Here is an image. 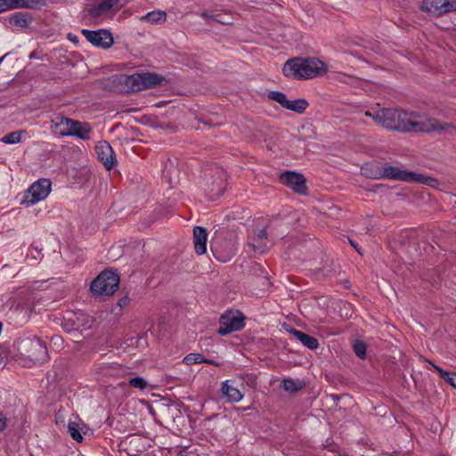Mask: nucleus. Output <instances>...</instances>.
Returning a JSON list of instances; mask_svg holds the SVG:
<instances>
[{
	"instance_id": "obj_20",
	"label": "nucleus",
	"mask_w": 456,
	"mask_h": 456,
	"mask_svg": "<svg viewBox=\"0 0 456 456\" xmlns=\"http://www.w3.org/2000/svg\"><path fill=\"white\" fill-rule=\"evenodd\" d=\"M32 22V15L28 12H16L9 17V23L12 26L25 28Z\"/></svg>"
},
{
	"instance_id": "obj_2",
	"label": "nucleus",
	"mask_w": 456,
	"mask_h": 456,
	"mask_svg": "<svg viewBox=\"0 0 456 456\" xmlns=\"http://www.w3.org/2000/svg\"><path fill=\"white\" fill-rule=\"evenodd\" d=\"M328 66L316 57H293L286 61L282 74L289 79L306 80L323 76Z\"/></svg>"
},
{
	"instance_id": "obj_6",
	"label": "nucleus",
	"mask_w": 456,
	"mask_h": 456,
	"mask_svg": "<svg viewBox=\"0 0 456 456\" xmlns=\"http://www.w3.org/2000/svg\"><path fill=\"white\" fill-rule=\"evenodd\" d=\"M118 285V274L111 270H105L92 281L90 289L94 295L103 297L114 294Z\"/></svg>"
},
{
	"instance_id": "obj_12",
	"label": "nucleus",
	"mask_w": 456,
	"mask_h": 456,
	"mask_svg": "<svg viewBox=\"0 0 456 456\" xmlns=\"http://www.w3.org/2000/svg\"><path fill=\"white\" fill-rule=\"evenodd\" d=\"M282 184L291 188L295 192L305 195L306 194V180L300 173L293 171H285L280 175Z\"/></svg>"
},
{
	"instance_id": "obj_8",
	"label": "nucleus",
	"mask_w": 456,
	"mask_h": 456,
	"mask_svg": "<svg viewBox=\"0 0 456 456\" xmlns=\"http://www.w3.org/2000/svg\"><path fill=\"white\" fill-rule=\"evenodd\" d=\"M267 97L278 102L282 108L298 114L305 112L309 105L308 102L304 98L289 101L284 93L277 90L269 91Z\"/></svg>"
},
{
	"instance_id": "obj_22",
	"label": "nucleus",
	"mask_w": 456,
	"mask_h": 456,
	"mask_svg": "<svg viewBox=\"0 0 456 456\" xmlns=\"http://www.w3.org/2000/svg\"><path fill=\"white\" fill-rule=\"evenodd\" d=\"M264 239H267V231L265 228L255 233L254 243L249 244L255 252L264 253L267 249L266 245H262L260 242Z\"/></svg>"
},
{
	"instance_id": "obj_42",
	"label": "nucleus",
	"mask_w": 456,
	"mask_h": 456,
	"mask_svg": "<svg viewBox=\"0 0 456 456\" xmlns=\"http://www.w3.org/2000/svg\"><path fill=\"white\" fill-rule=\"evenodd\" d=\"M350 244H351V245H352V246H353V247H354V248L358 252H360V251H359V249L357 248V244H356V243H354L353 240H350Z\"/></svg>"
},
{
	"instance_id": "obj_32",
	"label": "nucleus",
	"mask_w": 456,
	"mask_h": 456,
	"mask_svg": "<svg viewBox=\"0 0 456 456\" xmlns=\"http://www.w3.org/2000/svg\"><path fill=\"white\" fill-rule=\"evenodd\" d=\"M354 351L355 354L361 358L365 359L366 357V345L362 341H356L354 344Z\"/></svg>"
},
{
	"instance_id": "obj_44",
	"label": "nucleus",
	"mask_w": 456,
	"mask_h": 456,
	"mask_svg": "<svg viewBox=\"0 0 456 456\" xmlns=\"http://www.w3.org/2000/svg\"><path fill=\"white\" fill-rule=\"evenodd\" d=\"M4 12L2 0H0V13Z\"/></svg>"
},
{
	"instance_id": "obj_41",
	"label": "nucleus",
	"mask_w": 456,
	"mask_h": 456,
	"mask_svg": "<svg viewBox=\"0 0 456 456\" xmlns=\"http://www.w3.org/2000/svg\"><path fill=\"white\" fill-rule=\"evenodd\" d=\"M232 255H233V252H230L227 256H224V258H222L221 260H222L223 262H225V261L229 260V259L232 257Z\"/></svg>"
},
{
	"instance_id": "obj_34",
	"label": "nucleus",
	"mask_w": 456,
	"mask_h": 456,
	"mask_svg": "<svg viewBox=\"0 0 456 456\" xmlns=\"http://www.w3.org/2000/svg\"><path fill=\"white\" fill-rule=\"evenodd\" d=\"M211 20H214L216 22L221 23V24H229L230 21L226 19H224V15L218 13V14H211L210 16Z\"/></svg>"
},
{
	"instance_id": "obj_43",
	"label": "nucleus",
	"mask_w": 456,
	"mask_h": 456,
	"mask_svg": "<svg viewBox=\"0 0 456 456\" xmlns=\"http://www.w3.org/2000/svg\"><path fill=\"white\" fill-rule=\"evenodd\" d=\"M263 280L265 285H269V281L267 280L266 277H263Z\"/></svg>"
},
{
	"instance_id": "obj_31",
	"label": "nucleus",
	"mask_w": 456,
	"mask_h": 456,
	"mask_svg": "<svg viewBox=\"0 0 456 456\" xmlns=\"http://www.w3.org/2000/svg\"><path fill=\"white\" fill-rule=\"evenodd\" d=\"M78 428H79V426L75 421L69 422L68 431H69L70 436L77 442H82L83 437H82V435L80 434Z\"/></svg>"
},
{
	"instance_id": "obj_19",
	"label": "nucleus",
	"mask_w": 456,
	"mask_h": 456,
	"mask_svg": "<svg viewBox=\"0 0 456 456\" xmlns=\"http://www.w3.org/2000/svg\"><path fill=\"white\" fill-rule=\"evenodd\" d=\"M92 131L91 126L86 122H79L78 126H73L71 130L65 132L68 136L77 137L82 140H89L90 133Z\"/></svg>"
},
{
	"instance_id": "obj_3",
	"label": "nucleus",
	"mask_w": 456,
	"mask_h": 456,
	"mask_svg": "<svg viewBox=\"0 0 456 456\" xmlns=\"http://www.w3.org/2000/svg\"><path fill=\"white\" fill-rule=\"evenodd\" d=\"M374 177L426 184L432 188L439 185V181L433 176L403 170L395 166L383 167Z\"/></svg>"
},
{
	"instance_id": "obj_16",
	"label": "nucleus",
	"mask_w": 456,
	"mask_h": 456,
	"mask_svg": "<svg viewBox=\"0 0 456 456\" xmlns=\"http://www.w3.org/2000/svg\"><path fill=\"white\" fill-rule=\"evenodd\" d=\"M208 232L207 229L197 226L193 230L194 248L198 255H203L207 251Z\"/></svg>"
},
{
	"instance_id": "obj_9",
	"label": "nucleus",
	"mask_w": 456,
	"mask_h": 456,
	"mask_svg": "<svg viewBox=\"0 0 456 456\" xmlns=\"http://www.w3.org/2000/svg\"><path fill=\"white\" fill-rule=\"evenodd\" d=\"M81 34L94 46L101 47L102 49L111 47L114 43L112 34L107 29H82Z\"/></svg>"
},
{
	"instance_id": "obj_33",
	"label": "nucleus",
	"mask_w": 456,
	"mask_h": 456,
	"mask_svg": "<svg viewBox=\"0 0 456 456\" xmlns=\"http://www.w3.org/2000/svg\"><path fill=\"white\" fill-rule=\"evenodd\" d=\"M101 3L110 12L113 7L118 4L119 0H102Z\"/></svg>"
},
{
	"instance_id": "obj_40",
	"label": "nucleus",
	"mask_w": 456,
	"mask_h": 456,
	"mask_svg": "<svg viewBox=\"0 0 456 456\" xmlns=\"http://www.w3.org/2000/svg\"><path fill=\"white\" fill-rule=\"evenodd\" d=\"M205 362L208 363V364H213L215 366H220L219 362H216L214 360L207 359V358H206V362Z\"/></svg>"
},
{
	"instance_id": "obj_17",
	"label": "nucleus",
	"mask_w": 456,
	"mask_h": 456,
	"mask_svg": "<svg viewBox=\"0 0 456 456\" xmlns=\"http://www.w3.org/2000/svg\"><path fill=\"white\" fill-rule=\"evenodd\" d=\"M289 332L292 334L300 343L310 350H314L319 347V341L316 338L310 336L295 328H290Z\"/></svg>"
},
{
	"instance_id": "obj_14",
	"label": "nucleus",
	"mask_w": 456,
	"mask_h": 456,
	"mask_svg": "<svg viewBox=\"0 0 456 456\" xmlns=\"http://www.w3.org/2000/svg\"><path fill=\"white\" fill-rule=\"evenodd\" d=\"M4 12L14 9L39 10L45 5L43 0H2Z\"/></svg>"
},
{
	"instance_id": "obj_28",
	"label": "nucleus",
	"mask_w": 456,
	"mask_h": 456,
	"mask_svg": "<svg viewBox=\"0 0 456 456\" xmlns=\"http://www.w3.org/2000/svg\"><path fill=\"white\" fill-rule=\"evenodd\" d=\"M23 131H13L1 138V142L5 144H14L21 141Z\"/></svg>"
},
{
	"instance_id": "obj_38",
	"label": "nucleus",
	"mask_w": 456,
	"mask_h": 456,
	"mask_svg": "<svg viewBox=\"0 0 456 456\" xmlns=\"http://www.w3.org/2000/svg\"><path fill=\"white\" fill-rule=\"evenodd\" d=\"M200 16L208 20H211V19H210L211 14H208L207 12H200Z\"/></svg>"
},
{
	"instance_id": "obj_29",
	"label": "nucleus",
	"mask_w": 456,
	"mask_h": 456,
	"mask_svg": "<svg viewBox=\"0 0 456 456\" xmlns=\"http://www.w3.org/2000/svg\"><path fill=\"white\" fill-rule=\"evenodd\" d=\"M88 14L94 18L101 17L102 15L109 12V11L99 2L95 5H92L87 10Z\"/></svg>"
},
{
	"instance_id": "obj_26",
	"label": "nucleus",
	"mask_w": 456,
	"mask_h": 456,
	"mask_svg": "<svg viewBox=\"0 0 456 456\" xmlns=\"http://www.w3.org/2000/svg\"><path fill=\"white\" fill-rule=\"evenodd\" d=\"M119 367L118 364L98 365L95 367V370L102 376H114Z\"/></svg>"
},
{
	"instance_id": "obj_4",
	"label": "nucleus",
	"mask_w": 456,
	"mask_h": 456,
	"mask_svg": "<svg viewBox=\"0 0 456 456\" xmlns=\"http://www.w3.org/2000/svg\"><path fill=\"white\" fill-rule=\"evenodd\" d=\"M114 81L123 86L121 91L137 92L160 85L163 77L154 73H134L117 76Z\"/></svg>"
},
{
	"instance_id": "obj_11",
	"label": "nucleus",
	"mask_w": 456,
	"mask_h": 456,
	"mask_svg": "<svg viewBox=\"0 0 456 456\" xmlns=\"http://www.w3.org/2000/svg\"><path fill=\"white\" fill-rule=\"evenodd\" d=\"M421 9L433 16H440L456 11V1L452 3L449 0H422Z\"/></svg>"
},
{
	"instance_id": "obj_30",
	"label": "nucleus",
	"mask_w": 456,
	"mask_h": 456,
	"mask_svg": "<svg viewBox=\"0 0 456 456\" xmlns=\"http://www.w3.org/2000/svg\"><path fill=\"white\" fill-rule=\"evenodd\" d=\"M183 362L184 363H186L187 365H192L195 363H202V362H206V358L200 354L191 353V354H188L183 358Z\"/></svg>"
},
{
	"instance_id": "obj_25",
	"label": "nucleus",
	"mask_w": 456,
	"mask_h": 456,
	"mask_svg": "<svg viewBox=\"0 0 456 456\" xmlns=\"http://www.w3.org/2000/svg\"><path fill=\"white\" fill-rule=\"evenodd\" d=\"M127 384L130 387L143 391L150 387V384L143 377L129 378Z\"/></svg>"
},
{
	"instance_id": "obj_7",
	"label": "nucleus",
	"mask_w": 456,
	"mask_h": 456,
	"mask_svg": "<svg viewBox=\"0 0 456 456\" xmlns=\"http://www.w3.org/2000/svg\"><path fill=\"white\" fill-rule=\"evenodd\" d=\"M51 182L43 178L33 183L24 193V198L20 204L30 207L39 201L44 200L51 191Z\"/></svg>"
},
{
	"instance_id": "obj_18",
	"label": "nucleus",
	"mask_w": 456,
	"mask_h": 456,
	"mask_svg": "<svg viewBox=\"0 0 456 456\" xmlns=\"http://www.w3.org/2000/svg\"><path fill=\"white\" fill-rule=\"evenodd\" d=\"M221 391L226 397V400L231 403H238L243 398L242 393L233 387L230 380H225L222 383Z\"/></svg>"
},
{
	"instance_id": "obj_35",
	"label": "nucleus",
	"mask_w": 456,
	"mask_h": 456,
	"mask_svg": "<svg viewBox=\"0 0 456 456\" xmlns=\"http://www.w3.org/2000/svg\"><path fill=\"white\" fill-rule=\"evenodd\" d=\"M8 419L6 416L0 411V432H3L7 427Z\"/></svg>"
},
{
	"instance_id": "obj_36",
	"label": "nucleus",
	"mask_w": 456,
	"mask_h": 456,
	"mask_svg": "<svg viewBox=\"0 0 456 456\" xmlns=\"http://www.w3.org/2000/svg\"><path fill=\"white\" fill-rule=\"evenodd\" d=\"M129 301L130 299L128 297H123L118 300V304L120 307H125L128 305Z\"/></svg>"
},
{
	"instance_id": "obj_21",
	"label": "nucleus",
	"mask_w": 456,
	"mask_h": 456,
	"mask_svg": "<svg viewBox=\"0 0 456 456\" xmlns=\"http://www.w3.org/2000/svg\"><path fill=\"white\" fill-rule=\"evenodd\" d=\"M216 174L218 175L219 182L217 183L216 187H212L209 191L210 197L212 199L221 196L225 189V172L221 168H216Z\"/></svg>"
},
{
	"instance_id": "obj_5",
	"label": "nucleus",
	"mask_w": 456,
	"mask_h": 456,
	"mask_svg": "<svg viewBox=\"0 0 456 456\" xmlns=\"http://www.w3.org/2000/svg\"><path fill=\"white\" fill-rule=\"evenodd\" d=\"M16 347L21 355L35 362L43 363L48 359L47 347L37 337L20 338L16 341Z\"/></svg>"
},
{
	"instance_id": "obj_27",
	"label": "nucleus",
	"mask_w": 456,
	"mask_h": 456,
	"mask_svg": "<svg viewBox=\"0 0 456 456\" xmlns=\"http://www.w3.org/2000/svg\"><path fill=\"white\" fill-rule=\"evenodd\" d=\"M304 382L301 380H294L292 379H286L283 380V388L286 391L296 392L302 389Z\"/></svg>"
},
{
	"instance_id": "obj_39",
	"label": "nucleus",
	"mask_w": 456,
	"mask_h": 456,
	"mask_svg": "<svg viewBox=\"0 0 456 456\" xmlns=\"http://www.w3.org/2000/svg\"><path fill=\"white\" fill-rule=\"evenodd\" d=\"M68 38L72 42H77V37L75 35H72L71 33L68 34Z\"/></svg>"
},
{
	"instance_id": "obj_1",
	"label": "nucleus",
	"mask_w": 456,
	"mask_h": 456,
	"mask_svg": "<svg viewBox=\"0 0 456 456\" xmlns=\"http://www.w3.org/2000/svg\"><path fill=\"white\" fill-rule=\"evenodd\" d=\"M366 116L371 117L377 124L387 129L403 133H430L454 128L451 124L441 123L436 118L417 120L419 116L416 113H408L397 109H382L374 113L366 112Z\"/></svg>"
},
{
	"instance_id": "obj_15",
	"label": "nucleus",
	"mask_w": 456,
	"mask_h": 456,
	"mask_svg": "<svg viewBox=\"0 0 456 456\" xmlns=\"http://www.w3.org/2000/svg\"><path fill=\"white\" fill-rule=\"evenodd\" d=\"M73 126H78V121L58 114L53 118H52L50 128L55 134H58L59 136H68V134L65 132L69 131V129L71 130Z\"/></svg>"
},
{
	"instance_id": "obj_23",
	"label": "nucleus",
	"mask_w": 456,
	"mask_h": 456,
	"mask_svg": "<svg viewBox=\"0 0 456 456\" xmlns=\"http://www.w3.org/2000/svg\"><path fill=\"white\" fill-rule=\"evenodd\" d=\"M167 20V13L163 11H152L146 13L142 17V20L147 21L151 24H160Z\"/></svg>"
},
{
	"instance_id": "obj_13",
	"label": "nucleus",
	"mask_w": 456,
	"mask_h": 456,
	"mask_svg": "<svg viewBox=\"0 0 456 456\" xmlns=\"http://www.w3.org/2000/svg\"><path fill=\"white\" fill-rule=\"evenodd\" d=\"M95 152L97 154L98 159L104 165L107 170H110L116 166L117 160L115 158L114 151L110 144L106 141L98 142V144L95 146Z\"/></svg>"
},
{
	"instance_id": "obj_24",
	"label": "nucleus",
	"mask_w": 456,
	"mask_h": 456,
	"mask_svg": "<svg viewBox=\"0 0 456 456\" xmlns=\"http://www.w3.org/2000/svg\"><path fill=\"white\" fill-rule=\"evenodd\" d=\"M429 363L431 364L432 368L434 370H436L440 374L441 378L445 382H447L452 387L456 388V372L444 370L441 367H439L438 365H436L431 362H429Z\"/></svg>"
},
{
	"instance_id": "obj_37",
	"label": "nucleus",
	"mask_w": 456,
	"mask_h": 456,
	"mask_svg": "<svg viewBox=\"0 0 456 456\" xmlns=\"http://www.w3.org/2000/svg\"><path fill=\"white\" fill-rule=\"evenodd\" d=\"M176 456H191V452L188 451L187 449H182L177 452Z\"/></svg>"
},
{
	"instance_id": "obj_45",
	"label": "nucleus",
	"mask_w": 456,
	"mask_h": 456,
	"mask_svg": "<svg viewBox=\"0 0 456 456\" xmlns=\"http://www.w3.org/2000/svg\"><path fill=\"white\" fill-rule=\"evenodd\" d=\"M78 327H79V325H78V324H76V327H74L73 329H74V330H77V329H78Z\"/></svg>"
},
{
	"instance_id": "obj_10",
	"label": "nucleus",
	"mask_w": 456,
	"mask_h": 456,
	"mask_svg": "<svg viewBox=\"0 0 456 456\" xmlns=\"http://www.w3.org/2000/svg\"><path fill=\"white\" fill-rule=\"evenodd\" d=\"M244 326V317L241 313H227L221 316L218 333L227 335L241 330Z\"/></svg>"
}]
</instances>
